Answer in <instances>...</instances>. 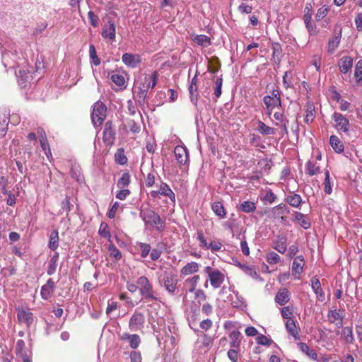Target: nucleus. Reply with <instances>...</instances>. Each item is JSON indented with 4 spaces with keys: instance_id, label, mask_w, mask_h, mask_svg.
I'll list each match as a JSON object with an SVG mask.
<instances>
[{
    "instance_id": "nucleus-1",
    "label": "nucleus",
    "mask_w": 362,
    "mask_h": 362,
    "mask_svg": "<svg viewBox=\"0 0 362 362\" xmlns=\"http://www.w3.org/2000/svg\"><path fill=\"white\" fill-rule=\"evenodd\" d=\"M139 216L146 225L156 228L159 232H162L165 230V221L153 209L148 207L141 209L140 210Z\"/></svg>"
},
{
    "instance_id": "nucleus-2",
    "label": "nucleus",
    "mask_w": 362,
    "mask_h": 362,
    "mask_svg": "<svg viewBox=\"0 0 362 362\" xmlns=\"http://www.w3.org/2000/svg\"><path fill=\"white\" fill-rule=\"evenodd\" d=\"M117 17V14L115 11H111L107 14L104 18L103 21L105 23L103 26L101 35L105 40H108L110 42L115 41L116 38V23L115 18Z\"/></svg>"
},
{
    "instance_id": "nucleus-3",
    "label": "nucleus",
    "mask_w": 362,
    "mask_h": 362,
    "mask_svg": "<svg viewBox=\"0 0 362 362\" xmlns=\"http://www.w3.org/2000/svg\"><path fill=\"white\" fill-rule=\"evenodd\" d=\"M177 282V274L173 271L165 270L159 276L160 285L164 286L170 295L175 294Z\"/></svg>"
},
{
    "instance_id": "nucleus-4",
    "label": "nucleus",
    "mask_w": 362,
    "mask_h": 362,
    "mask_svg": "<svg viewBox=\"0 0 362 362\" xmlns=\"http://www.w3.org/2000/svg\"><path fill=\"white\" fill-rule=\"evenodd\" d=\"M139 285L140 294L147 300L157 301L158 298L156 296L152 284L148 281V278L145 276H140L136 281Z\"/></svg>"
},
{
    "instance_id": "nucleus-5",
    "label": "nucleus",
    "mask_w": 362,
    "mask_h": 362,
    "mask_svg": "<svg viewBox=\"0 0 362 362\" xmlns=\"http://www.w3.org/2000/svg\"><path fill=\"white\" fill-rule=\"evenodd\" d=\"M107 107L105 105L101 102H96L93 107L91 113V119L95 127H100L106 117Z\"/></svg>"
},
{
    "instance_id": "nucleus-6",
    "label": "nucleus",
    "mask_w": 362,
    "mask_h": 362,
    "mask_svg": "<svg viewBox=\"0 0 362 362\" xmlns=\"http://www.w3.org/2000/svg\"><path fill=\"white\" fill-rule=\"evenodd\" d=\"M116 132L113 128L112 122L108 120L105 122L103 131V142L106 146H112L115 141Z\"/></svg>"
},
{
    "instance_id": "nucleus-7",
    "label": "nucleus",
    "mask_w": 362,
    "mask_h": 362,
    "mask_svg": "<svg viewBox=\"0 0 362 362\" xmlns=\"http://www.w3.org/2000/svg\"><path fill=\"white\" fill-rule=\"evenodd\" d=\"M16 311L18 322L24 323L28 328H30L34 322L33 313L30 311V309L24 308H18Z\"/></svg>"
},
{
    "instance_id": "nucleus-8",
    "label": "nucleus",
    "mask_w": 362,
    "mask_h": 362,
    "mask_svg": "<svg viewBox=\"0 0 362 362\" xmlns=\"http://www.w3.org/2000/svg\"><path fill=\"white\" fill-rule=\"evenodd\" d=\"M332 119L335 122V128L343 132H348L349 130V121L342 114L339 112H334L332 115Z\"/></svg>"
},
{
    "instance_id": "nucleus-9",
    "label": "nucleus",
    "mask_w": 362,
    "mask_h": 362,
    "mask_svg": "<svg viewBox=\"0 0 362 362\" xmlns=\"http://www.w3.org/2000/svg\"><path fill=\"white\" fill-rule=\"evenodd\" d=\"M145 323V317L143 313H134L129 322V327L132 331H138L141 329Z\"/></svg>"
},
{
    "instance_id": "nucleus-10",
    "label": "nucleus",
    "mask_w": 362,
    "mask_h": 362,
    "mask_svg": "<svg viewBox=\"0 0 362 362\" xmlns=\"http://www.w3.org/2000/svg\"><path fill=\"white\" fill-rule=\"evenodd\" d=\"M122 62L127 66L131 68H136L141 62L140 55L126 52L122 57Z\"/></svg>"
},
{
    "instance_id": "nucleus-11",
    "label": "nucleus",
    "mask_w": 362,
    "mask_h": 362,
    "mask_svg": "<svg viewBox=\"0 0 362 362\" xmlns=\"http://www.w3.org/2000/svg\"><path fill=\"white\" fill-rule=\"evenodd\" d=\"M119 339L122 341H128L129 346L133 349H137L141 344V338L139 335L136 334H131L127 332H124L119 336Z\"/></svg>"
},
{
    "instance_id": "nucleus-12",
    "label": "nucleus",
    "mask_w": 362,
    "mask_h": 362,
    "mask_svg": "<svg viewBox=\"0 0 362 362\" xmlns=\"http://www.w3.org/2000/svg\"><path fill=\"white\" fill-rule=\"evenodd\" d=\"M209 279L214 288H219L224 281V274L217 269L209 274Z\"/></svg>"
},
{
    "instance_id": "nucleus-13",
    "label": "nucleus",
    "mask_w": 362,
    "mask_h": 362,
    "mask_svg": "<svg viewBox=\"0 0 362 362\" xmlns=\"http://www.w3.org/2000/svg\"><path fill=\"white\" fill-rule=\"evenodd\" d=\"M341 28H340L338 31L337 30H334V37L332 39L329 40L328 46H327V52L329 54H333L337 48L339 47V45L341 41Z\"/></svg>"
},
{
    "instance_id": "nucleus-14",
    "label": "nucleus",
    "mask_w": 362,
    "mask_h": 362,
    "mask_svg": "<svg viewBox=\"0 0 362 362\" xmlns=\"http://www.w3.org/2000/svg\"><path fill=\"white\" fill-rule=\"evenodd\" d=\"M233 264L240 268L247 275L250 277L257 279L259 277L255 269L252 266H249L240 262L237 259L233 258Z\"/></svg>"
},
{
    "instance_id": "nucleus-15",
    "label": "nucleus",
    "mask_w": 362,
    "mask_h": 362,
    "mask_svg": "<svg viewBox=\"0 0 362 362\" xmlns=\"http://www.w3.org/2000/svg\"><path fill=\"white\" fill-rule=\"evenodd\" d=\"M174 153L176 158V160L180 165H184L187 163L189 156L188 151L187 148L182 146H177L175 148Z\"/></svg>"
},
{
    "instance_id": "nucleus-16",
    "label": "nucleus",
    "mask_w": 362,
    "mask_h": 362,
    "mask_svg": "<svg viewBox=\"0 0 362 362\" xmlns=\"http://www.w3.org/2000/svg\"><path fill=\"white\" fill-rule=\"evenodd\" d=\"M311 286L318 300L323 302L325 300V293L321 287L320 280L316 277L311 279Z\"/></svg>"
},
{
    "instance_id": "nucleus-17",
    "label": "nucleus",
    "mask_w": 362,
    "mask_h": 362,
    "mask_svg": "<svg viewBox=\"0 0 362 362\" xmlns=\"http://www.w3.org/2000/svg\"><path fill=\"white\" fill-rule=\"evenodd\" d=\"M286 238L284 236H277L272 240V247L279 253L284 254L286 251Z\"/></svg>"
},
{
    "instance_id": "nucleus-18",
    "label": "nucleus",
    "mask_w": 362,
    "mask_h": 362,
    "mask_svg": "<svg viewBox=\"0 0 362 362\" xmlns=\"http://www.w3.org/2000/svg\"><path fill=\"white\" fill-rule=\"evenodd\" d=\"M305 265V259L303 255H298L297 256L292 264V272L294 275L298 274V276L300 275L303 270V267ZM299 276L297 277L298 279H299Z\"/></svg>"
},
{
    "instance_id": "nucleus-19",
    "label": "nucleus",
    "mask_w": 362,
    "mask_h": 362,
    "mask_svg": "<svg viewBox=\"0 0 362 362\" xmlns=\"http://www.w3.org/2000/svg\"><path fill=\"white\" fill-rule=\"evenodd\" d=\"M290 300V293L287 288L280 289L275 296V301L281 305H286Z\"/></svg>"
},
{
    "instance_id": "nucleus-20",
    "label": "nucleus",
    "mask_w": 362,
    "mask_h": 362,
    "mask_svg": "<svg viewBox=\"0 0 362 362\" xmlns=\"http://www.w3.org/2000/svg\"><path fill=\"white\" fill-rule=\"evenodd\" d=\"M339 70L342 74H346L353 66V59L350 56H344L339 62Z\"/></svg>"
},
{
    "instance_id": "nucleus-21",
    "label": "nucleus",
    "mask_w": 362,
    "mask_h": 362,
    "mask_svg": "<svg viewBox=\"0 0 362 362\" xmlns=\"http://www.w3.org/2000/svg\"><path fill=\"white\" fill-rule=\"evenodd\" d=\"M230 339V346L231 349H240L242 334L238 330L232 331L229 334Z\"/></svg>"
},
{
    "instance_id": "nucleus-22",
    "label": "nucleus",
    "mask_w": 362,
    "mask_h": 362,
    "mask_svg": "<svg viewBox=\"0 0 362 362\" xmlns=\"http://www.w3.org/2000/svg\"><path fill=\"white\" fill-rule=\"evenodd\" d=\"M285 201L291 206L295 208H300L302 198L298 194L291 192L286 196Z\"/></svg>"
},
{
    "instance_id": "nucleus-23",
    "label": "nucleus",
    "mask_w": 362,
    "mask_h": 362,
    "mask_svg": "<svg viewBox=\"0 0 362 362\" xmlns=\"http://www.w3.org/2000/svg\"><path fill=\"white\" fill-rule=\"evenodd\" d=\"M159 191L160 195L168 197L173 202H175V194L167 183L161 182Z\"/></svg>"
},
{
    "instance_id": "nucleus-24",
    "label": "nucleus",
    "mask_w": 362,
    "mask_h": 362,
    "mask_svg": "<svg viewBox=\"0 0 362 362\" xmlns=\"http://www.w3.org/2000/svg\"><path fill=\"white\" fill-rule=\"evenodd\" d=\"M59 258V255L57 252H55L54 255L51 257L50 259L48 262L47 274L49 276L54 274L56 272L57 267V262Z\"/></svg>"
},
{
    "instance_id": "nucleus-25",
    "label": "nucleus",
    "mask_w": 362,
    "mask_h": 362,
    "mask_svg": "<svg viewBox=\"0 0 362 362\" xmlns=\"http://www.w3.org/2000/svg\"><path fill=\"white\" fill-rule=\"evenodd\" d=\"M59 238L58 230H53L49 235V248L52 251H55L59 247Z\"/></svg>"
},
{
    "instance_id": "nucleus-26",
    "label": "nucleus",
    "mask_w": 362,
    "mask_h": 362,
    "mask_svg": "<svg viewBox=\"0 0 362 362\" xmlns=\"http://www.w3.org/2000/svg\"><path fill=\"white\" fill-rule=\"evenodd\" d=\"M257 124V130L262 135H274L276 132V129L274 128L269 127L261 120H258Z\"/></svg>"
},
{
    "instance_id": "nucleus-27",
    "label": "nucleus",
    "mask_w": 362,
    "mask_h": 362,
    "mask_svg": "<svg viewBox=\"0 0 362 362\" xmlns=\"http://www.w3.org/2000/svg\"><path fill=\"white\" fill-rule=\"evenodd\" d=\"M70 174L71 177L76 180L78 182L81 183L84 181V177L81 173V167L78 164H71Z\"/></svg>"
},
{
    "instance_id": "nucleus-28",
    "label": "nucleus",
    "mask_w": 362,
    "mask_h": 362,
    "mask_svg": "<svg viewBox=\"0 0 362 362\" xmlns=\"http://www.w3.org/2000/svg\"><path fill=\"white\" fill-rule=\"evenodd\" d=\"M305 173L309 176H313L320 173V167L316 163L309 160L305 163Z\"/></svg>"
},
{
    "instance_id": "nucleus-29",
    "label": "nucleus",
    "mask_w": 362,
    "mask_h": 362,
    "mask_svg": "<svg viewBox=\"0 0 362 362\" xmlns=\"http://www.w3.org/2000/svg\"><path fill=\"white\" fill-rule=\"evenodd\" d=\"M192 40L194 42L203 47H206L211 43L210 37L206 35H193Z\"/></svg>"
},
{
    "instance_id": "nucleus-30",
    "label": "nucleus",
    "mask_w": 362,
    "mask_h": 362,
    "mask_svg": "<svg viewBox=\"0 0 362 362\" xmlns=\"http://www.w3.org/2000/svg\"><path fill=\"white\" fill-rule=\"evenodd\" d=\"M199 265L195 262H191L187 263L183 267L180 271L182 275H190L194 274L199 271Z\"/></svg>"
},
{
    "instance_id": "nucleus-31",
    "label": "nucleus",
    "mask_w": 362,
    "mask_h": 362,
    "mask_svg": "<svg viewBox=\"0 0 362 362\" xmlns=\"http://www.w3.org/2000/svg\"><path fill=\"white\" fill-rule=\"evenodd\" d=\"M298 347L299 349L308 356L313 360H317V354L314 349H310L306 343L299 342L298 343Z\"/></svg>"
},
{
    "instance_id": "nucleus-32",
    "label": "nucleus",
    "mask_w": 362,
    "mask_h": 362,
    "mask_svg": "<svg viewBox=\"0 0 362 362\" xmlns=\"http://www.w3.org/2000/svg\"><path fill=\"white\" fill-rule=\"evenodd\" d=\"M211 209L214 213L220 218H224L226 216V211L220 202H215L211 204Z\"/></svg>"
},
{
    "instance_id": "nucleus-33",
    "label": "nucleus",
    "mask_w": 362,
    "mask_h": 362,
    "mask_svg": "<svg viewBox=\"0 0 362 362\" xmlns=\"http://www.w3.org/2000/svg\"><path fill=\"white\" fill-rule=\"evenodd\" d=\"M329 144L336 153H341L344 151V145L338 136L332 135L329 137Z\"/></svg>"
},
{
    "instance_id": "nucleus-34",
    "label": "nucleus",
    "mask_w": 362,
    "mask_h": 362,
    "mask_svg": "<svg viewBox=\"0 0 362 362\" xmlns=\"http://www.w3.org/2000/svg\"><path fill=\"white\" fill-rule=\"evenodd\" d=\"M158 73L156 71H153L150 75H145L144 81L146 83L147 88H153L158 82Z\"/></svg>"
},
{
    "instance_id": "nucleus-35",
    "label": "nucleus",
    "mask_w": 362,
    "mask_h": 362,
    "mask_svg": "<svg viewBox=\"0 0 362 362\" xmlns=\"http://www.w3.org/2000/svg\"><path fill=\"white\" fill-rule=\"evenodd\" d=\"M286 329L289 334L294 337L295 339H299L297 327L293 319H289L286 322Z\"/></svg>"
},
{
    "instance_id": "nucleus-36",
    "label": "nucleus",
    "mask_w": 362,
    "mask_h": 362,
    "mask_svg": "<svg viewBox=\"0 0 362 362\" xmlns=\"http://www.w3.org/2000/svg\"><path fill=\"white\" fill-rule=\"evenodd\" d=\"M293 216L296 220L299 221L300 226L304 229H308L310 227V221L305 217L303 214L295 211Z\"/></svg>"
},
{
    "instance_id": "nucleus-37",
    "label": "nucleus",
    "mask_w": 362,
    "mask_h": 362,
    "mask_svg": "<svg viewBox=\"0 0 362 362\" xmlns=\"http://www.w3.org/2000/svg\"><path fill=\"white\" fill-rule=\"evenodd\" d=\"M200 279L199 275H194L191 278H188L185 281V285L188 286V291L189 293H194L196 291L197 285Z\"/></svg>"
},
{
    "instance_id": "nucleus-38",
    "label": "nucleus",
    "mask_w": 362,
    "mask_h": 362,
    "mask_svg": "<svg viewBox=\"0 0 362 362\" xmlns=\"http://www.w3.org/2000/svg\"><path fill=\"white\" fill-rule=\"evenodd\" d=\"M272 50H273V57L275 60V62L279 64L282 57V48L281 45L279 42H273L272 43Z\"/></svg>"
},
{
    "instance_id": "nucleus-39",
    "label": "nucleus",
    "mask_w": 362,
    "mask_h": 362,
    "mask_svg": "<svg viewBox=\"0 0 362 362\" xmlns=\"http://www.w3.org/2000/svg\"><path fill=\"white\" fill-rule=\"evenodd\" d=\"M263 102L266 105V112L268 116H270L272 113L273 108L275 107H280L279 104H276V102L270 98V95H265L263 98Z\"/></svg>"
},
{
    "instance_id": "nucleus-40",
    "label": "nucleus",
    "mask_w": 362,
    "mask_h": 362,
    "mask_svg": "<svg viewBox=\"0 0 362 362\" xmlns=\"http://www.w3.org/2000/svg\"><path fill=\"white\" fill-rule=\"evenodd\" d=\"M256 203L250 201H244L240 204V210L245 213L254 212L256 210Z\"/></svg>"
},
{
    "instance_id": "nucleus-41",
    "label": "nucleus",
    "mask_w": 362,
    "mask_h": 362,
    "mask_svg": "<svg viewBox=\"0 0 362 362\" xmlns=\"http://www.w3.org/2000/svg\"><path fill=\"white\" fill-rule=\"evenodd\" d=\"M98 233L101 237L106 238L108 242L112 243V236L109 230V226L106 223L102 222L100 223Z\"/></svg>"
},
{
    "instance_id": "nucleus-42",
    "label": "nucleus",
    "mask_w": 362,
    "mask_h": 362,
    "mask_svg": "<svg viewBox=\"0 0 362 362\" xmlns=\"http://www.w3.org/2000/svg\"><path fill=\"white\" fill-rule=\"evenodd\" d=\"M115 162L121 165H124L127 163V158L124 154V150L123 148H119L117 150L115 153Z\"/></svg>"
},
{
    "instance_id": "nucleus-43",
    "label": "nucleus",
    "mask_w": 362,
    "mask_h": 362,
    "mask_svg": "<svg viewBox=\"0 0 362 362\" xmlns=\"http://www.w3.org/2000/svg\"><path fill=\"white\" fill-rule=\"evenodd\" d=\"M315 117V108L313 104H308L306 108V114L305 117V122L310 124L313 122Z\"/></svg>"
},
{
    "instance_id": "nucleus-44",
    "label": "nucleus",
    "mask_w": 362,
    "mask_h": 362,
    "mask_svg": "<svg viewBox=\"0 0 362 362\" xmlns=\"http://www.w3.org/2000/svg\"><path fill=\"white\" fill-rule=\"evenodd\" d=\"M283 85L286 89L293 88V73L291 71H286L283 76Z\"/></svg>"
},
{
    "instance_id": "nucleus-45",
    "label": "nucleus",
    "mask_w": 362,
    "mask_h": 362,
    "mask_svg": "<svg viewBox=\"0 0 362 362\" xmlns=\"http://www.w3.org/2000/svg\"><path fill=\"white\" fill-rule=\"evenodd\" d=\"M190 101L194 106H197V102L199 99L198 86L189 85V88Z\"/></svg>"
},
{
    "instance_id": "nucleus-46",
    "label": "nucleus",
    "mask_w": 362,
    "mask_h": 362,
    "mask_svg": "<svg viewBox=\"0 0 362 362\" xmlns=\"http://www.w3.org/2000/svg\"><path fill=\"white\" fill-rule=\"evenodd\" d=\"M341 334L344 341L348 344H353L354 337L353 334L352 328L350 327H345L342 329Z\"/></svg>"
},
{
    "instance_id": "nucleus-47",
    "label": "nucleus",
    "mask_w": 362,
    "mask_h": 362,
    "mask_svg": "<svg viewBox=\"0 0 362 362\" xmlns=\"http://www.w3.org/2000/svg\"><path fill=\"white\" fill-rule=\"evenodd\" d=\"M130 175L129 173H124L122 177L118 180L117 186L120 189L125 188L130 184Z\"/></svg>"
},
{
    "instance_id": "nucleus-48",
    "label": "nucleus",
    "mask_w": 362,
    "mask_h": 362,
    "mask_svg": "<svg viewBox=\"0 0 362 362\" xmlns=\"http://www.w3.org/2000/svg\"><path fill=\"white\" fill-rule=\"evenodd\" d=\"M89 54L91 64L95 66L100 65V59L97 55V52L93 45H90L89 46Z\"/></svg>"
},
{
    "instance_id": "nucleus-49",
    "label": "nucleus",
    "mask_w": 362,
    "mask_h": 362,
    "mask_svg": "<svg viewBox=\"0 0 362 362\" xmlns=\"http://www.w3.org/2000/svg\"><path fill=\"white\" fill-rule=\"evenodd\" d=\"M354 76L357 84L362 86V59H360L356 64Z\"/></svg>"
},
{
    "instance_id": "nucleus-50",
    "label": "nucleus",
    "mask_w": 362,
    "mask_h": 362,
    "mask_svg": "<svg viewBox=\"0 0 362 362\" xmlns=\"http://www.w3.org/2000/svg\"><path fill=\"white\" fill-rule=\"evenodd\" d=\"M147 92L143 90L142 89H138V92H134V100L139 103V105H144L147 97Z\"/></svg>"
},
{
    "instance_id": "nucleus-51",
    "label": "nucleus",
    "mask_w": 362,
    "mask_h": 362,
    "mask_svg": "<svg viewBox=\"0 0 362 362\" xmlns=\"http://www.w3.org/2000/svg\"><path fill=\"white\" fill-rule=\"evenodd\" d=\"M273 213L278 216L289 214L290 209L285 204L281 203L273 208Z\"/></svg>"
},
{
    "instance_id": "nucleus-52",
    "label": "nucleus",
    "mask_w": 362,
    "mask_h": 362,
    "mask_svg": "<svg viewBox=\"0 0 362 362\" xmlns=\"http://www.w3.org/2000/svg\"><path fill=\"white\" fill-rule=\"evenodd\" d=\"M108 250L110 257L115 258L116 260H119L122 258V252L112 243H110V245L108 246Z\"/></svg>"
},
{
    "instance_id": "nucleus-53",
    "label": "nucleus",
    "mask_w": 362,
    "mask_h": 362,
    "mask_svg": "<svg viewBox=\"0 0 362 362\" xmlns=\"http://www.w3.org/2000/svg\"><path fill=\"white\" fill-rule=\"evenodd\" d=\"M327 317L331 323L334 322L335 321L340 320V325H342V317L339 314V310H334L329 311L327 314Z\"/></svg>"
},
{
    "instance_id": "nucleus-54",
    "label": "nucleus",
    "mask_w": 362,
    "mask_h": 362,
    "mask_svg": "<svg viewBox=\"0 0 362 362\" xmlns=\"http://www.w3.org/2000/svg\"><path fill=\"white\" fill-rule=\"evenodd\" d=\"M267 262L270 264H275L281 261L280 256L274 252H269L266 257Z\"/></svg>"
},
{
    "instance_id": "nucleus-55",
    "label": "nucleus",
    "mask_w": 362,
    "mask_h": 362,
    "mask_svg": "<svg viewBox=\"0 0 362 362\" xmlns=\"http://www.w3.org/2000/svg\"><path fill=\"white\" fill-rule=\"evenodd\" d=\"M0 116V119H1L3 120V123H1L2 125L0 126V137H3L5 136L8 129L9 117H6L5 115Z\"/></svg>"
},
{
    "instance_id": "nucleus-56",
    "label": "nucleus",
    "mask_w": 362,
    "mask_h": 362,
    "mask_svg": "<svg viewBox=\"0 0 362 362\" xmlns=\"http://www.w3.org/2000/svg\"><path fill=\"white\" fill-rule=\"evenodd\" d=\"M325 182H324V190L325 192L327 194H330L332 192V188L330 182V177H329V173L328 170H326L325 173Z\"/></svg>"
},
{
    "instance_id": "nucleus-57",
    "label": "nucleus",
    "mask_w": 362,
    "mask_h": 362,
    "mask_svg": "<svg viewBox=\"0 0 362 362\" xmlns=\"http://www.w3.org/2000/svg\"><path fill=\"white\" fill-rule=\"evenodd\" d=\"M222 84H223L222 78L221 77L218 78L215 81V88H214V94L216 98H220V96L221 95Z\"/></svg>"
},
{
    "instance_id": "nucleus-58",
    "label": "nucleus",
    "mask_w": 362,
    "mask_h": 362,
    "mask_svg": "<svg viewBox=\"0 0 362 362\" xmlns=\"http://www.w3.org/2000/svg\"><path fill=\"white\" fill-rule=\"evenodd\" d=\"M257 343L259 345L269 346L273 343V341L272 339L268 338L264 334H259L257 337Z\"/></svg>"
},
{
    "instance_id": "nucleus-59",
    "label": "nucleus",
    "mask_w": 362,
    "mask_h": 362,
    "mask_svg": "<svg viewBox=\"0 0 362 362\" xmlns=\"http://www.w3.org/2000/svg\"><path fill=\"white\" fill-rule=\"evenodd\" d=\"M328 13V8L325 6H322L317 10V13L315 14V18L317 22H319L324 19Z\"/></svg>"
},
{
    "instance_id": "nucleus-60",
    "label": "nucleus",
    "mask_w": 362,
    "mask_h": 362,
    "mask_svg": "<svg viewBox=\"0 0 362 362\" xmlns=\"http://www.w3.org/2000/svg\"><path fill=\"white\" fill-rule=\"evenodd\" d=\"M141 250V256L146 257L151 252V245L148 243H138Z\"/></svg>"
},
{
    "instance_id": "nucleus-61",
    "label": "nucleus",
    "mask_w": 362,
    "mask_h": 362,
    "mask_svg": "<svg viewBox=\"0 0 362 362\" xmlns=\"http://www.w3.org/2000/svg\"><path fill=\"white\" fill-rule=\"evenodd\" d=\"M112 81L118 86H123L125 84V79L123 76L120 74H112L111 76Z\"/></svg>"
},
{
    "instance_id": "nucleus-62",
    "label": "nucleus",
    "mask_w": 362,
    "mask_h": 362,
    "mask_svg": "<svg viewBox=\"0 0 362 362\" xmlns=\"http://www.w3.org/2000/svg\"><path fill=\"white\" fill-rule=\"evenodd\" d=\"M88 18L89 19L90 25L93 28H97L99 25V18L94 12L90 11L88 12Z\"/></svg>"
},
{
    "instance_id": "nucleus-63",
    "label": "nucleus",
    "mask_w": 362,
    "mask_h": 362,
    "mask_svg": "<svg viewBox=\"0 0 362 362\" xmlns=\"http://www.w3.org/2000/svg\"><path fill=\"white\" fill-rule=\"evenodd\" d=\"M312 15H313L312 5H311V4L308 3L305 4V6L304 8L303 21H309V20H312Z\"/></svg>"
},
{
    "instance_id": "nucleus-64",
    "label": "nucleus",
    "mask_w": 362,
    "mask_h": 362,
    "mask_svg": "<svg viewBox=\"0 0 362 362\" xmlns=\"http://www.w3.org/2000/svg\"><path fill=\"white\" fill-rule=\"evenodd\" d=\"M129 358L131 362H141L142 361L141 352L135 350L130 352Z\"/></svg>"
}]
</instances>
